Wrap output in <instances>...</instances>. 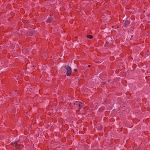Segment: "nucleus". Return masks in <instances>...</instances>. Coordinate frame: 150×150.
Segmentation results:
<instances>
[{"label":"nucleus","instance_id":"obj_1","mask_svg":"<svg viewBox=\"0 0 150 150\" xmlns=\"http://www.w3.org/2000/svg\"><path fill=\"white\" fill-rule=\"evenodd\" d=\"M65 68L67 71L66 73L67 76H70L71 73V67L67 65L65 66Z\"/></svg>","mask_w":150,"mask_h":150},{"label":"nucleus","instance_id":"obj_2","mask_svg":"<svg viewBox=\"0 0 150 150\" xmlns=\"http://www.w3.org/2000/svg\"><path fill=\"white\" fill-rule=\"evenodd\" d=\"M35 31L34 30H30L28 31L27 33L25 34L26 36H33L34 35Z\"/></svg>","mask_w":150,"mask_h":150},{"label":"nucleus","instance_id":"obj_3","mask_svg":"<svg viewBox=\"0 0 150 150\" xmlns=\"http://www.w3.org/2000/svg\"><path fill=\"white\" fill-rule=\"evenodd\" d=\"M130 18H127L124 24V26L125 27H127L130 24Z\"/></svg>","mask_w":150,"mask_h":150},{"label":"nucleus","instance_id":"obj_4","mask_svg":"<svg viewBox=\"0 0 150 150\" xmlns=\"http://www.w3.org/2000/svg\"><path fill=\"white\" fill-rule=\"evenodd\" d=\"M50 16H51L50 17L48 18L46 21V22L47 23H51L53 20V18L51 16H53V15H51L50 14Z\"/></svg>","mask_w":150,"mask_h":150},{"label":"nucleus","instance_id":"obj_5","mask_svg":"<svg viewBox=\"0 0 150 150\" xmlns=\"http://www.w3.org/2000/svg\"><path fill=\"white\" fill-rule=\"evenodd\" d=\"M20 144L21 142L19 140H18L17 141H15L14 142V146L16 148H17L18 147L19 145Z\"/></svg>","mask_w":150,"mask_h":150},{"label":"nucleus","instance_id":"obj_6","mask_svg":"<svg viewBox=\"0 0 150 150\" xmlns=\"http://www.w3.org/2000/svg\"><path fill=\"white\" fill-rule=\"evenodd\" d=\"M84 106V104L82 103L81 102H79L78 106V109H81Z\"/></svg>","mask_w":150,"mask_h":150},{"label":"nucleus","instance_id":"obj_7","mask_svg":"<svg viewBox=\"0 0 150 150\" xmlns=\"http://www.w3.org/2000/svg\"><path fill=\"white\" fill-rule=\"evenodd\" d=\"M86 37L89 39H92L93 38V36L92 35H86Z\"/></svg>","mask_w":150,"mask_h":150},{"label":"nucleus","instance_id":"obj_8","mask_svg":"<svg viewBox=\"0 0 150 150\" xmlns=\"http://www.w3.org/2000/svg\"><path fill=\"white\" fill-rule=\"evenodd\" d=\"M108 42H106L105 43V44L104 45V46L105 47H107L108 46Z\"/></svg>","mask_w":150,"mask_h":150},{"label":"nucleus","instance_id":"obj_9","mask_svg":"<svg viewBox=\"0 0 150 150\" xmlns=\"http://www.w3.org/2000/svg\"><path fill=\"white\" fill-rule=\"evenodd\" d=\"M13 93H14V95H16V96H18V93H17L16 91H15Z\"/></svg>","mask_w":150,"mask_h":150},{"label":"nucleus","instance_id":"obj_10","mask_svg":"<svg viewBox=\"0 0 150 150\" xmlns=\"http://www.w3.org/2000/svg\"><path fill=\"white\" fill-rule=\"evenodd\" d=\"M84 10H79V11H78V12H79V13H82V11H83Z\"/></svg>","mask_w":150,"mask_h":150},{"label":"nucleus","instance_id":"obj_11","mask_svg":"<svg viewBox=\"0 0 150 150\" xmlns=\"http://www.w3.org/2000/svg\"><path fill=\"white\" fill-rule=\"evenodd\" d=\"M14 143L13 142H11V145L13 146H14Z\"/></svg>","mask_w":150,"mask_h":150},{"label":"nucleus","instance_id":"obj_12","mask_svg":"<svg viewBox=\"0 0 150 150\" xmlns=\"http://www.w3.org/2000/svg\"><path fill=\"white\" fill-rule=\"evenodd\" d=\"M79 103H74V105H78V106H79Z\"/></svg>","mask_w":150,"mask_h":150},{"label":"nucleus","instance_id":"obj_13","mask_svg":"<svg viewBox=\"0 0 150 150\" xmlns=\"http://www.w3.org/2000/svg\"><path fill=\"white\" fill-rule=\"evenodd\" d=\"M74 71H77V69H74Z\"/></svg>","mask_w":150,"mask_h":150},{"label":"nucleus","instance_id":"obj_14","mask_svg":"<svg viewBox=\"0 0 150 150\" xmlns=\"http://www.w3.org/2000/svg\"><path fill=\"white\" fill-rule=\"evenodd\" d=\"M110 79H108V82H109L110 81Z\"/></svg>","mask_w":150,"mask_h":150},{"label":"nucleus","instance_id":"obj_15","mask_svg":"<svg viewBox=\"0 0 150 150\" xmlns=\"http://www.w3.org/2000/svg\"><path fill=\"white\" fill-rule=\"evenodd\" d=\"M88 67H90V65H88Z\"/></svg>","mask_w":150,"mask_h":150},{"label":"nucleus","instance_id":"obj_16","mask_svg":"<svg viewBox=\"0 0 150 150\" xmlns=\"http://www.w3.org/2000/svg\"><path fill=\"white\" fill-rule=\"evenodd\" d=\"M145 12V11H144L143 12V13H144Z\"/></svg>","mask_w":150,"mask_h":150},{"label":"nucleus","instance_id":"obj_17","mask_svg":"<svg viewBox=\"0 0 150 150\" xmlns=\"http://www.w3.org/2000/svg\"><path fill=\"white\" fill-rule=\"evenodd\" d=\"M126 9L127 10V9H128V8H126Z\"/></svg>","mask_w":150,"mask_h":150}]
</instances>
